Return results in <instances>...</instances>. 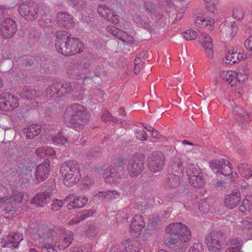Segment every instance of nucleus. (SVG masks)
I'll return each mask as SVG.
<instances>
[{"label": "nucleus", "mask_w": 252, "mask_h": 252, "mask_svg": "<svg viewBox=\"0 0 252 252\" xmlns=\"http://www.w3.org/2000/svg\"><path fill=\"white\" fill-rule=\"evenodd\" d=\"M165 231L170 237L165 240V244L175 249L176 247H183L184 244L191 239L190 230L187 225L181 222L170 223L166 227Z\"/></svg>", "instance_id": "1"}, {"label": "nucleus", "mask_w": 252, "mask_h": 252, "mask_svg": "<svg viewBox=\"0 0 252 252\" xmlns=\"http://www.w3.org/2000/svg\"><path fill=\"white\" fill-rule=\"evenodd\" d=\"M57 51L64 56H71L81 52L83 49V44L75 38L70 37L64 31L58 32L55 40Z\"/></svg>", "instance_id": "2"}, {"label": "nucleus", "mask_w": 252, "mask_h": 252, "mask_svg": "<svg viewBox=\"0 0 252 252\" xmlns=\"http://www.w3.org/2000/svg\"><path fill=\"white\" fill-rule=\"evenodd\" d=\"M60 172L67 187L75 184L81 178L78 165L73 161L63 162L61 166Z\"/></svg>", "instance_id": "3"}, {"label": "nucleus", "mask_w": 252, "mask_h": 252, "mask_svg": "<svg viewBox=\"0 0 252 252\" xmlns=\"http://www.w3.org/2000/svg\"><path fill=\"white\" fill-rule=\"evenodd\" d=\"M67 111L69 115L66 118L65 123L69 127H73L75 128L82 129L84 126L78 121L83 118V116L87 117V120L89 117L85 112V108L82 105L74 104L68 108Z\"/></svg>", "instance_id": "4"}, {"label": "nucleus", "mask_w": 252, "mask_h": 252, "mask_svg": "<svg viewBox=\"0 0 252 252\" xmlns=\"http://www.w3.org/2000/svg\"><path fill=\"white\" fill-rule=\"evenodd\" d=\"M187 172L188 176L189 184L195 188L202 187L205 184V180L200 168L196 164H188Z\"/></svg>", "instance_id": "5"}, {"label": "nucleus", "mask_w": 252, "mask_h": 252, "mask_svg": "<svg viewBox=\"0 0 252 252\" xmlns=\"http://www.w3.org/2000/svg\"><path fill=\"white\" fill-rule=\"evenodd\" d=\"M210 166L217 175L227 176L231 173L232 169L230 162L224 158L212 161L210 163Z\"/></svg>", "instance_id": "6"}, {"label": "nucleus", "mask_w": 252, "mask_h": 252, "mask_svg": "<svg viewBox=\"0 0 252 252\" xmlns=\"http://www.w3.org/2000/svg\"><path fill=\"white\" fill-rule=\"evenodd\" d=\"M140 250V246L136 241L127 239L122 245L113 246L109 252H138Z\"/></svg>", "instance_id": "7"}, {"label": "nucleus", "mask_w": 252, "mask_h": 252, "mask_svg": "<svg viewBox=\"0 0 252 252\" xmlns=\"http://www.w3.org/2000/svg\"><path fill=\"white\" fill-rule=\"evenodd\" d=\"M223 236L220 232H213L206 238V243L210 251L216 252L220 249Z\"/></svg>", "instance_id": "8"}, {"label": "nucleus", "mask_w": 252, "mask_h": 252, "mask_svg": "<svg viewBox=\"0 0 252 252\" xmlns=\"http://www.w3.org/2000/svg\"><path fill=\"white\" fill-rule=\"evenodd\" d=\"M70 84L68 82H64L62 84L56 82L53 85L49 87L47 90L46 94L48 96L50 97H55L57 95L61 96L70 92Z\"/></svg>", "instance_id": "9"}, {"label": "nucleus", "mask_w": 252, "mask_h": 252, "mask_svg": "<svg viewBox=\"0 0 252 252\" xmlns=\"http://www.w3.org/2000/svg\"><path fill=\"white\" fill-rule=\"evenodd\" d=\"M144 159L142 157L133 156L129 160L127 170L131 177H136L143 170Z\"/></svg>", "instance_id": "10"}, {"label": "nucleus", "mask_w": 252, "mask_h": 252, "mask_svg": "<svg viewBox=\"0 0 252 252\" xmlns=\"http://www.w3.org/2000/svg\"><path fill=\"white\" fill-rule=\"evenodd\" d=\"M23 239L22 235L18 232L3 236L1 239V246L3 248H8L11 249H16L18 247L20 241Z\"/></svg>", "instance_id": "11"}, {"label": "nucleus", "mask_w": 252, "mask_h": 252, "mask_svg": "<svg viewBox=\"0 0 252 252\" xmlns=\"http://www.w3.org/2000/svg\"><path fill=\"white\" fill-rule=\"evenodd\" d=\"M59 234H61L62 236L57 237L56 245L61 250H63L71 244L73 239V234L70 231L63 228L60 230Z\"/></svg>", "instance_id": "12"}, {"label": "nucleus", "mask_w": 252, "mask_h": 252, "mask_svg": "<svg viewBox=\"0 0 252 252\" xmlns=\"http://www.w3.org/2000/svg\"><path fill=\"white\" fill-rule=\"evenodd\" d=\"M19 12L27 20H33L37 16V10L31 3H23L19 7Z\"/></svg>", "instance_id": "13"}, {"label": "nucleus", "mask_w": 252, "mask_h": 252, "mask_svg": "<svg viewBox=\"0 0 252 252\" xmlns=\"http://www.w3.org/2000/svg\"><path fill=\"white\" fill-rule=\"evenodd\" d=\"M16 31L15 22L12 19H5L0 28V32L2 36L5 38H10L13 35Z\"/></svg>", "instance_id": "14"}, {"label": "nucleus", "mask_w": 252, "mask_h": 252, "mask_svg": "<svg viewBox=\"0 0 252 252\" xmlns=\"http://www.w3.org/2000/svg\"><path fill=\"white\" fill-rule=\"evenodd\" d=\"M145 224L143 217L141 215H135L132 219L130 226L131 235L135 238L138 237L140 235Z\"/></svg>", "instance_id": "15"}, {"label": "nucleus", "mask_w": 252, "mask_h": 252, "mask_svg": "<svg viewBox=\"0 0 252 252\" xmlns=\"http://www.w3.org/2000/svg\"><path fill=\"white\" fill-rule=\"evenodd\" d=\"M97 11L101 17H104L108 21H111L114 24L118 23L119 16L106 6L99 5L98 7Z\"/></svg>", "instance_id": "16"}, {"label": "nucleus", "mask_w": 252, "mask_h": 252, "mask_svg": "<svg viewBox=\"0 0 252 252\" xmlns=\"http://www.w3.org/2000/svg\"><path fill=\"white\" fill-rule=\"evenodd\" d=\"M107 31L115 36L116 37L121 39L124 43L127 44H133L134 39L132 36L127 34L126 32L117 29L114 26H108L107 28Z\"/></svg>", "instance_id": "17"}, {"label": "nucleus", "mask_w": 252, "mask_h": 252, "mask_svg": "<svg viewBox=\"0 0 252 252\" xmlns=\"http://www.w3.org/2000/svg\"><path fill=\"white\" fill-rule=\"evenodd\" d=\"M50 164L48 161L39 164L36 168L34 175L35 179L39 183L45 180L49 175Z\"/></svg>", "instance_id": "18"}, {"label": "nucleus", "mask_w": 252, "mask_h": 252, "mask_svg": "<svg viewBox=\"0 0 252 252\" xmlns=\"http://www.w3.org/2000/svg\"><path fill=\"white\" fill-rule=\"evenodd\" d=\"M9 190L5 187L0 186V203L13 204L14 201L20 202L22 200V195L21 193L16 194L15 196H10L7 198L5 194H8Z\"/></svg>", "instance_id": "19"}, {"label": "nucleus", "mask_w": 252, "mask_h": 252, "mask_svg": "<svg viewBox=\"0 0 252 252\" xmlns=\"http://www.w3.org/2000/svg\"><path fill=\"white\" fill-rule=\"evenodd\" d=\"M202 45L205 49L207 57L210 59L213 57V40L211 37L206 33H202L201 34Z\"/></svg>", "instance_id": "20"}, {"label": "nucleus", "mask_w": 252, "mask_h": 252, "mask_svg": "<svg viewBox=\"0 0 252 252\" xmlns=\"http://www.w3.org/2000/svg\"><path fill=\"white\" fill-rule=\"evenodd\" d=\"M240 200V193L237 190L226 196L224 204L228 208L233 209L238 205Z\"/></svg>", "instance_id": "21"}, {"label": "nucleus", "mask_w": 252, "mask_h": 252, "mask_svg": "<svg viewBox=\"0 0 252 252\" xmlns=\"http://www.w3.org/2000/svg\"><path fill=\"white\" fill-rule=\"evenodd\" d=\"M70 197H67L64 200V202L69 201L67 205L68 209L83 207L88 202V198L83 196H77L71 201L70 200Z\"/></svg>", "instance_id": "22"}, {"label": "nucleus", "mask_w": 252, "mask_h": 252, "mask_svg": "<svg viewBox=\"0 0 252 252\" xmlns=\"http://www.w3.org/2000/svg\"><path fill=\"white\" fill-rule=\"evenodd\" d=\"M50 195L48 192L37 193L31 200V203L37 207H43L49 202Z\"/></svg>", "instance_id": "23"}, {"label": "nucleus", "mask_w": 252, "mask_h": 252, "mask_svg": "<svg viewBox=\"0 0 252 252\" xmlns=\"http://www.w3.org/2000/svg\"><path fill=\"white\" fill-rule=\"evenodd\" d=\"M105 181L111 185H114L119 181L120 176L116 168L110 167L107 169L103 175Z\"/></svg>", "instance_id": "24"}, {"label": "nucleus", "mask_w": 252, "mask_h": 252, "mask_svg": "<svg viewBox=\"0 0 252 252\" xmlns=\"http://www.w3.org/2000/svg\"><path fill=\"white\" fill-rule=\"evenodd\" d=\"M236 83L238 81L240 83L244 82L249 77V71L246 66H240L237 68L235 72Z\"/></svg>", "instance_id": "25"}, {"label": "nucleus", "mask_w": 252, "mask_h": 252, "mask_svg": "<svg viewBox=\"0 0 252 252\" xmlns=\"http://www.w3.org/2000/svg\"><path fill=\"white\" fill-rule=\"evenodd\" d=\"M235 75H236V74L232 70H222L220 72V77L231 86H233L236 84Z\"/></svg>", "instance_id": "26"}, {"label": "nucleus", "mask_w": 252, "mask_h": 252, "mask_svg": "<svg viewBox=\"0 0 252 252\" xmlns=\"http://www.w3.org/2000/svg\"><path fill=\"white\" fill-rule=\"evenodd\" d=\"M72 17L65 12H60L57 15L59 23L63 26L70 27L72 26Z\"/></svg>", "instance_id": "27"}, {"label": "nucleus", "mask_w": 252, "mask_h": 252, "mask_svg": "<svg viewBox=\"0 0 252 252\" xmlns=\"http://www.w3.org/2000/svg\"><path fill=\"white\" fill-rule=\"evenodd\" d=\"M183 170L184 167L181 159L178 158L174 159L170 167L172 174L182 175Z\"/></svg>", "instance_id": "28"}, {"label": "nucleus", "mask_w": 252, "mask_h": 252, "mask_svg": "<svg viewBox=\"0 0 252 252\" xmlns=\"http://www.w3.org/2000/svg\"><path fill=\"white\" fill-rule=\"evenodd\" d=\"M158 153L155 152L152 154L148 158L147 161V164L149 170L154 172L156 173L158 171Z\"/></svg>", "instance_id": "29"}, {"label": "nucleus", "mask_w": 252, "mask_h": 252, "mask_svg": "<svg viewBox=\"0 0 252 252\" xmlns=\"http://www.w3.org/2000/svg\"><path fill=\"white\" fill-rule=\"evenodd\" d=\"M36 155L40 158H43L46 156L54 158L55 156V151L48 147H43L38 148L36 151Z\"/></svg>", "instance_id": "30"}, {"label": "nucleus", "mask_w": 252, "mask_h": 252, "mask_svg": "<svg viewBox=\"0 0 252 252\" xmlns=\"http://www.w3.org/2000/svg\"><path fill=\"white\" fill-rule=\"evenodd\" d=\"M239 210L243 213H252V196H247L239 207Z\"/></svg>", "instance_id": "31"}, {"label": "nucleus", "mask_w": 252, "mask_h": 252, "mask_svg": "<svg viewBox=\"0 0 252 252\" xmlns=\"http://www.w3.org/2000/svg\"><path fill=\"white\" fill-rule=\"evenodd\" d=\"M41 131V126L37 125H32L25 129L26 137L29 139L33 138L37 135Z\"/></svg>", "instance_id": "32"}, {"label": "nucleus", "mask_w": 252, "mask_h": 252, "mask_svg": "<svg viewBox=\"0 0 252 252\" xmlns=\"http://www.w3.org/2000/svg\"><path fill=\"white\" fill-rule=\"evenodd\" d=\"M214 24V20L210 17L203 18L197 17L195 19V24L197 27H205Z\"/></svg>", "instance_id": "33"}, {"label": "nucleus", "mask_w": 252, "mask_h": 252, "mask_svg": "<svg viewBox=\"0 0 252 252\" xmlns=\"http://www.w3.org/2000/svg\"><path fill=\"white\" fill-rule=\"evenodd\" d=\"M206 9L212 13H215L217 11V6L219 3V0H204Z\"/></svg>", "instance_id": "34"}, {"label": "nucleus", "mask_w": 252, "mask_h": 252, "mask_svg": "<svg viewBox=\"0 0 252 252\" xmlns=\"http://www.w3.org/2000/svg\"><path fill=\"white\" fill-rule=\"evenodd\" d=\"M8 97L7 93H2L0 95V110L7 111L8 109L11 107L9 104H7L6 103L7 100L10 98Z\"/></svg>", "instance_id": "35"}, {"label": "nucleus", "mask_w": 252, "mask_h": 252, "mask_svg": "<svg viewBox=\"0 0 252 252\" xmlns=\"http://www.w3.org/2000/svg\"><path fill=\"white\" fill-rule=\"evenodd\" d=\"M236 51H229L223 59V63L226 64L235 63H237Z\"/></svg>", "instance_id": "36"}, {"label": "nucleus", "mask_w": 252, "mask_h": 252, "mask_svg": "<svg viewBox=\"0 0 252 252\" xmlns=\"http://www.w3.org/2000/svg\"><path fill=\"white\" fill-rule=\"evenodd\" d=\"M182 36L187 41L194 40L197 36V33L191 29H188L182 32Z\"/></svg>", "instance_id": "37"}, {"label": "nucleus", "mask_w": 252, "mask_h": 252, "mask_svg": "<svg viewBox=\"0 0 252 252\" xmlns=\"http://www.w3.org/2000/svg\"><path fill=\"white\" fill-rule=\"evenodd\" d=\"M7 95L9 96L8 98L10 97L9 100H7V104H9L11 106V108H9L8 111H12L16 108L19 105L18 99L14 96L7 93Z\"/></svg>", "instance_id": "38"}, {"label": "nucleus", "mask_w": 252, "mask_h": 252, "mask_svg": "<svg viewBox=\"0 0 252 252\" xmlns=\"http://www.w3.org/2000/svg\"><path fill=\"white\" fill-rule=\"evenodd\" d=\"M129 214L128 210L120 212L116 215V220L118 223H123L127 220L129 218Z\"/></svg>", "instance_id": "39"}, {"label": "nucleus", "mask_w": 252, "mask_h": 252, "mask_svg": "<svg viewBox=\"0 0 252 252\" xmlns=\"http://www.w3.org/2000/svg\"><path fill=\"white\" fill-rule=\"evenodd\" d=\"M181 175L171 174L169 177L168 185L170 187L176 188L179 184V180Z\"/></svg>", "instance_id": "40"}, {"label": "nucleus", "mask_w": 252, "mask_h": 252, "mask_svg": "<svg viewBox=\"0 0 252 252\" xmlns=\"http://www.w3.org/2000/svg\"><path fill=\"white\" fill-rule=\"evenodd\" d=\"M233 16L237 20H241L244 16V12L242 7L237 6L233 10Z\"/></svg>", "instance_id": "41"}, {"label": "nucleus", "mask_w": 252, "mask_h": 252, "mask_svg": "<svg viewBox=\"0 0 252 252\" xmlns=\"http://www.w3.org/2000/svg\"><path fill=\"white\" fill-rule=\"evenodd\" d=\"M93 247L91 244H87L85 246H79L74 248L72 252H92Z\"/></svg>", "instance_id": "42"}, {"label": "nucleus", "mask_w": 252, "mask_h": 252, "mask_svg": "<svg viewBox=\"0 0 252 252\" xmlns=\"http://www.w3.org/2000/svg\"><path fill=\"white\" fill-rule=\"evenodd\" d=\"M91 214H86L85 212L83 215V217H82V215L79 216H73L70 219L68 220V223L70 225L75 224L79 223L82 220L84 219L85 217H87L90 216Z\"/></svg>", "instance_id": "43"}, {"label": "nucleus", "mask_w": 252, "mask_h": 252, "mask_svg": "<svg viewBox=\"0 0 252 252\" xmlns=\"http://www.w3.org/2000/svg\"><path fill=\"white\" fill-rule=\"evenodd\" d=\"M120 194L115 190H108L105 191V200H112L119 197Z\"/></svg>", "instance_id": "44"}, {"label": "nucleus", "mask_w": 252, "mask_h": 252, "mask_svg": "<svg viewBox=\"0 0 252 252\" xmlns=\"http://www.w3.org/2000/svg\"><path fill=\"white\" fill-rule=\"evenodd\" d=\"M228 247H230L232 248H235L238 249L239 251L240 250L241 248V240L238 238H232L229 240V243L228 244Z\"/></svg>", "instance_id": "45"}, {"label": "nucleus", "mask_w": 252, "mask_h": 252, "mask_svg": "<svg viewBox=\"0 0 252 252\" xmlns=\"http://www.w3.org/2000/svg\"><path fill=\"white\" fill-rule=\"evenodd\" d=\"M51 141L54 144L63 145L67 142V139L60 134L57 137L52 138Z\"/></svg>", "instance_id": "46"}, {"label": "nucleus", "mask_w": 252, "mask_h": 252, "mask_svg": "<svg viewBox=\"0 0 252 252\" xmlns=\"http://www.w3.org/2000/svg\"><path fill=\"white\" fill-rule=\"evenodd\" d=\"M63 205V202L59 199H55L53 200L51 204V209L54 211L59 210Z\"/></svg>", "instance_id": "47"}, {"label": "nucleus", "mask_w": 252, "mask_h": 252, "mask_svg": "<svg viewBox=\"0 0 252 252\" xmlns=\"http://www.w3.org/2000/svg\"><path fill=\"white\" fill-rule=\"evenodd\" d=\"M158 23H159L160 27L162 28H165L169 23V21L166 16H164L163 15L161 16L158 15Z\"/></svg>", "instance_id": "48"}, {"label": "nucleus", "mask_w": 252, "mask_h": 252, "mask_svg": "<svg viewBox=\"0 0 252 252\" xmlns=\"http://www.w3.org/2000/svg\"><path fill=\"white\" fill-rule=\"evenodd\" d=\"M104 200H105V191L98 192L93 197V200L96 202H100Z\"/></svg>", "instance_id": "49"}, {"label": "nucleus", "mask_w": 252, "mask_h": 252, "mask_svg": "<svg viewBox=\"0 0 252 252\" xmlns=\"http://www.w3.org/2000/svg\"><path fill=\"white\" fill-rule=\"evenodd\" d=\"M203 251L201 243L194 244L189 249V252H202Z\"/></svg>", "instance_id": "50"}, {"label": "nucleus", "mask_w": 252, "mask_h": 252, "mask_svg": "<svg viewBox=\"0 0 252 252\" xmlns=\"http://www.w3.org/2000/svg\"><path fill=\"white\" fill-rule=\"evenodd\" d=\"M143 65V62L140 60V58H136L135 59V67L134 69V72L135 73H138Z\"/></svg>", "instance_id": "51"}, {"label": "nucleus", "mask_w": 252, "mask_h": 252, "mask_svg": "<svg viewBox=\"0 0 252 252\" xmlns=\"http://www.w3.org/2000/svg\"><path fill=\"white\" fill-rule=\"evenodd\" d=\"M97 233V230L96 228L94 226H89L88 229L87 231V235L89 237H94Z\"/></svg>", "instance_id": "52"}, {"label": "nucleus", "mask_w": 252, "mask_h": 252, "mask_svg": "<svg viewBox=\"0 0 252 252\" xmlns=\"http://www.w3.org/2000/svg\"><path fill=\"white\" fill-rule=\"evenodd\" d=\"M143 126L145 129L151 132L153 137L155 138H157L158 137V131L156 130L154 127L147 124H144Z\"/></svg>", "instance_id": "53"}, {"label": "nucleus", "mask_w": 252, "mask_h": 252, "mask_svg": "<svg viewBox=\"0 0 252 252\" xmlns=\"http://www.w3.org/2000/svg\"><path fill=\"white\" fill-rule=\"evenodd\" d=\"M158 170L162 169L165 165V158L162 154H158Z\"/></svg>", "instance_id": "54"}, {"label": "nucleus", "mask_w": 252, "mask_h": 252, "mask_svg": "<svg viewBox=\"0 0 252 252\" xmlns=\"http://www.w3.org/2000/svg\"><path fill=\"white\" fill-rule=\"evenodd\" d=\"M136 137L140 140H146L147 135L144 130H139L136 131Z\"/></svg>", "instance_id": "55"}, {"label": "nucleus", "mask_w": 252, "mask_h": 252, "mask_svg": "<svg viewBox=\"0 0 252 252\" xmlns=\"http://www.w3.org/2000/svg\"><path fill=\"white\" fill-rule=\"evenodd\" d=\"M239 172L245 175L247 170L248 169V165L246 163H242L238 166Z\"/></svg>", "instance_id": "56"}, {"label": "nucleus", "mask_w": 252, "mask_h": 252, "mask_svg": "<svg viewBox=\"0 0 252 252\" xmlns=\"http://www.w3.org/2000/svg\"><path fill=\"white\" fill-rule=\"evenodd\" d=\"M245 45L250 51H252V35L249 36L245 41Z\"/></svg>", "instance_id": "57"}, {"label": "nucleus", "mask_w": 252, "mask_h": 252, "mask_svg": "<svg viewBox=\"0 0 252 252\" xmlns=\"http://www.w3.org/2000/svg\"><path fill=\"white\" fill-rule=\"evenodd\" d=\"M41 252H57L51 245H46L42 249Z\"/></svg>", "instance_id": "58"}, {"label": "nucleus", "mask_w": 252, "mask_h": 252, "mask_svg": "<svg viewBox=\"0 0 252 252\" xmlns=\"http://www.w3.org/2000/svg\"><path fill=\"white\" fill-rule=\"evenodd\" d=\"M243 225L248 229L252 228V220L251 219H246L242 222Z\"/></svg>", "instance_id": "59"}, {"label": "nucleus", "mask_w": 252, "mask_h": 252, "mask_svg": "<svg viewBox=\"0 0 252 252\" xmlns=\"http://www.w3.org/2000/svg\"><path fill=\"white\" fill-rule=\"evenodd\" d=\"M236 57L237 58V62L241 61L247 58V55L243 53L238 52L236 51Z\"/></svg>", "instance_id": "60"}, {"label": "nucleus", "mask_w": 252, "mask_h": 252, "mask_svg": "<svg viewBox=\"0 0 252 252\" xmlns=\"http://www.w3.org/2000/svg\"><path fill=\"white\" fill-rule=\"evenodd\" d=\"M32 93H33V92H32L31 91H28V89H27L26 91L23 93L22 97L24 98H26L28 99H31V98H32L31 95L32 94Z\"/></svg>", "instance_id": "61"}, {"label": "nucleus", "mask_w": 252, "mask_h": 252, "mask_svg": "<svg viewBox=\"0 0 252 252\" xmlns=\"http://www.w3.org/2000/svg\"><path fill=\"white\" fill-rule=\"evenodd\" d=\"M111 118V115L109 112L105 111L102 115V119L103 121H107Z\"/></svg>", "instance_id": "62"}, {"label": "nucleus", "mask_w": 252, "mask_h": 252, "mask_svg": "<svg viewBox=\"0 0 252 252\" xmlns=\"http://www.w3.org/2000/svg\"><path fill=\"white\" fill-rule=\"evenodd\" d=\"M238 27L235 24H233L231 26V32L229 31L228 32L231 34H234L237 31Z\"/></svg>", "instance_id": "63"}, {"label": "nucleus", "mask_w": 252, "mask_h": 252, "mask_svg": "<svg viewBox=\"0 0 252 252\" xmlns=\"http://www.w3.org/2000/svg\"><path fill=\"white\" fill-rule=\"evenodd\" d=\"M240 251L238 250L236 248H232L230 247H229L225 251V252H239Z\"/></svg>", "instance_id": "64"}]
</instances>
